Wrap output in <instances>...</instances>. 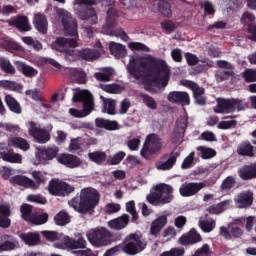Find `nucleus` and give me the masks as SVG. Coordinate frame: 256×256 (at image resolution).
Segmentation results:
<instances>
[{
  "label": "nucleus",
  "mask_w": 256,
  "mask_h": 256,
  "mask_svg": "<svg viewBox=\"0 0 256 256\" xmlns=\"http://www.w3.org/2000/svg\"><path fill=\"white\" fill-rule=\"evenodd\" d=\"M54 11L61 22L66 35H69L74 39L58 38L52 44V49L65 53V57L69 61H73V59H77V57H81V59H85V61H95V59H99V57H101V52L98 50L82 49L77 51L73 49L79 46V43H77V38L79 37L77 32V20L73 18V14L65 8L55 7Z\"/></svg>",
  "instance_id": "1"
},
{
  "label": "nucleus",
  "mask_w": 256,
  "mask_h": 256,
  "mask_svg": "<svg viewBox=\"0 0 256 256\" xmlns=\"http://www.w3.org/2000/svg\"><path fill=\"white\" fill-rule=\"evenodd\" d=\"M127 71L134 79H146L154 87H167L171 73L165 60L153 56L131 58Z\"/></svg>",
  "instance_id": "2"
},
{
  "label": "nucleus",
  "mask_w": 256,
  "mask_h": 256,
  "mask_svg": "<svg viewBox=\"0 0 256 256\" xmlns=\"http://www.w3.org/2000/svg\"><path fill=\"white\" fill-rule=\"evenodd\" d=\"M99 197V192L95 188H83L80 191V196H76L68 204L78 213H89L99 203Z\"/></svg>",
  "instance_id": "3"
},
{
  "label": "nucleus",
  "mask_w": 256,
  "mask_h": 256,
  "mask_svg": "<svg viewBox=\"0 0 256 256\" xmlns=\"http://www.w3.org/2000/svg\"><path fill=\"white\" fill-rule=\"evenodd\" d=\"M83 5L88 7L83 9ZM92 5H97V0H73V11L81 21H87L90 25H97L99 23V15Z\"/></svg>",
  "instance_id": "4"
},
{
  "label": "nucleus",
  "mask_w": 256,
  "mask_h": 256,
  "mask_svg": "<svg viewBox=\"0 0 256 256\" xmlns=\"http://www.w3.org/2000/svg\"><path fill=\"white\" fill-rule=\"evenodd\" d=\"M146 199L155 207H158L159 205H167V203L173 201V186L160 183L152 188Z\"/></svg>",
  "instance_id": "5"
},
{
  "label": "nucleus",
  "mask_w": 256,
  "mask_h": 256,
  "mask_svg": "<svg viewBox=\"0 0 256 256\" xmlns=\"http://www.w3.org/2000/svg\"><path fill=\"white\" fill-rule=\"evenodd\" d=\"M72 101L74 103H79V101H82L83 103V110H78L75 108L69 109V114L72 117L81 119L83 117H87V115H90L91 111H93V95L90 94L88 90H80L75 92Z\"/></svg>",
  "instance_id": "6"
},
{
  "label": "nucleus",
  "mask_w": 256,
  "mask_h": 256,
  "mask_svg": "<svg viewBox=\"0 0 256 256\" xmlns=\"http://www.w3.org/2000/svg\"><path fill=\"white\" fill-rule=\"evenodd\" d=\"M86 237L94 247H106L111 243V232L106 228H95L87 232Z\"/></svg>",
  "instance_id": "7"
},
{
  "label": "nucleus",
  "mask_w": 256,
  "mask_h": 256,
  "mask_svg": "<svg viewBox=\"0 0 256 256\" xmlns=\"http://www.w3.org/2000/svg\"><path fill=\"white\" fill-rule=\"evenodd\" d=\"M162 148L163 142L161 141V138L156 134H149L145 139L140 155L144 157V159H149V155L159 153Z\"/></svg>",
  "instance_id": "8"
},
{
  "label": "nucleus",
  "mask_w": 256,
  "mask_h": 256,
  "mask_svg": "<svg viewBox=\"0 0 256 256\" xmlns=\"http://www.w3.org/2000/svg\"><path fill=\"white\" fill-rule=\"evenodd\" d=\"M59 155L57 146L37 148L35 152L34 165H49Z\"/></svg>",
  "instance_id": "9"
},
{
  "label": "nucleus",
  "mask_w": 256,
  "mask_h": 256,
  "mask_svg": "<svg viewBox=\"0 0 256 256\" xmlns=\"http://www.w3.org/2000/svg\"><path fill=\"white\" fill-rule=\"evenodd\" d=\"M145 241L141 238V234H132L128 236L124 242L123 250L128 255H137L145 249Z\"/></svg>",
  "instance_id": "10"
},
{
  "label": "nucleus",
  "mask_w": 256,
  "mask_h": 256,
  "mask_svg": "<svg viewBox=\"0 0 256 256\" xmlns=\"http://www.w3.org/2000/svg\"><path fill=\"white\" fill-rule=\"evenodd\" d=\"M75 188L59 179H52L48 183V192L50 195H55L56 197H65L69 193H73Z\"/></svg>",
  "instance_id": "11"
},
{
  "label": "nucleus",
  "mask_w": 256,
  "mask_h": 256,
  "mask_svg": "<svg viewBox=\"0 0 256 256\" xmlns=\"http://www.w3.org/2000/svg\"><path fill=\"white\" fill-rule=\"evenodd\" d=\"M238 109H243V103L239 99H218L217 107L214 109L215 113H233Z\"/></svg>",
  "instance_id": "12"
},
{
  "label": "nucleus",
  "mask_w": 256,
  "mask_h": 256,
  "mask_svg": "<svg viewBox=\"0 0 256 256\" xmlns=\"http://www.w3.org/2000/svg\"><path fill=\"white\" fill-rule=\"evenodd\" d=\"M55 247L57 249H70V251H77V249H85L87 247V241L81 235H77L76 239L64 236L63 243L55 244Z\"/></svg>",
  "instance_id": "13"
},
{
  "label": "nucleus",
  "mask_w": 256,
  "mask_h": 256,
  "mask_svg": "<svg viewBox=\"0 0 256 256\" xmlns=\"http://www.w3.org/2000/svg\"><path fill=\"white\" fill-rule=\"evenodd\" d=\"M205 187L207 185L203 182H185L180 186L179 193L182 197H193V195H197Z\"/></svg>",
  "instance_id": "14"
},
{
  "label": "nucleus",
  "mask_w": 256,
  "mask_h": 256,
  "mask_svg": "<svg viewBox=\"0 0 256 256\" xmlns=\"http://www.w3.org/2000/svg\"><path fill=\"white\" fill-rule=\"evenodd\" d=\"M28 125L29 135H31V137H34V139L37 140V143L43 144L50 141L51 135L49 134V132H47V130L37 127V124H35V122H29Z\"/></svg>",
  "instance_id": "15"
},
{
  "label": "nucleus",
  "mask_w": 256,
  "mask_h": 256,
  "mask_svg": "<svg viewBox=\"0 0 256 256\" xmlns=\"http://www.w3.org/2000/svg\"><path fill=\"white\" fill-rule=\"evenodd\" d=\"M182 85L185 87H189L193 93V97L195 99V103L197 105H205L206 100H205V89L203 87H200L197 85L195 82L189 81V80H184L182 82Z\"/></svg>",
  "instance_id": "16"
},
{
  "label": "nucleus",
  "mask_w": 256,
  "mask_h": 256,
  "mask_svg": "<svg viewBox=\"0 0 256 256\" xmlns=\"http://www.w3.org/2000/svg\"><path fill=\"white\" fill-rule=\"evenodd\" d=\"M56 161L69 169L81 167V159L73 154H60L56 157Z\"/></svg>",
  "instance_id": "17"
},
{
  "label": "nucleus",
  "mask_w": 256,
  "mask_h": 256,
  "mask_svg": "<svg viewBox=\"0 0 256 256\" xmlns=\"http://www.w3.org/2000/svg\"><path fill=\"white\" fill-rule=\"evenodd\" d=\"M181 155L179 151L170 153L166 160H159L156 162V169L158 171H171L175 164L177 163V158Z\"/></svg>",
  "instance_id": "18"
},
{
  "label": "nucleus",
  "mask_w": 256,
  "mask_h": 256,
  "mask_svg": "<svg viewBox=\"0 0 256 256\" xmlns=\"http://www.w3.org/2000/svg\"><path fill=\"white\" fill-rule=\"evenodd\" d=\"M235 205L238 209H247L253 205V192L244 191L234 198Z\"/></svg>",
  "instance_id": "19"
},
{
  "label": "nucleus",
  "mask_w": 256,
  "mask_h": 256,
  "mask_svg": "<svg viewBox=\"0 0 256 256\" xmlns=\"http://www.w3.org/2000/svg\"><path fill=\"white\" fill-rule=\"evenodd\" d=\"M241 23L243 25H248V39H251V41H256L255 16L249 12H246L242 15Z\"/></svg>",
  "instance_id": "20"
},
{
  "label": "nucleus",
  "mask_w": 256,
  "mask_h": 256,
  "mask_svg": "<svg viewBox=\"0 0 256 256\" xmlns=\"http://www.w3.org/2000/svg\"><path fill=\"white\" fill-rule=\"evenodd\" d=\"M10 183L12 185H18L19 187H24V189H32L34 191L35 180L25 176V175H16L10 178Z\"/></svg>",
  "instance_id": "21"
},
{
  "label": "nucleus",
  "mask_w": 256,
  "mask_h": 256,
  "mask_svg": "<svg viewBox=\"0 0 256 256\" xmlns=\"http://www.w3.org/2000/svg\"><path fill=\"white\" fill-rule=\"evenodd\" d=\"M167 99L170 103H181V105H189L191 103V98H189V93L187 92H170Z\"/></svg>",
  "instance_id": "22"
},
{
  "label": "nucleus",
  "mask_w": 256,
  "mask_h": 256,
  "mask_svg": "<svg viewBox=\"0 0 256 256\" xmlns=\"http://www.w3.org/2000/svg\"><path fill=\"white\" fill-rule=\"evenodd\" d=\"M201 241V234H199L194 228L179 239L180 245H195V243H201Z\"/></svg>",
  "instance_id": "23"
},
{
  "label": "nucleus",
  "mask_w": 256,
  "mask_h": 256,
  "mask_svg": "<svg viewBox=\"0 0 256 256\" xmlns=\"http://www.w3.org/2000/svg\"><path fill=\"white\" fill-rule=\"evenodd\" d=\"M9 25L11 27H17L19 31H31V24L27 16H18L14 20H10Z\"/></svg>",
  "instance_id": "24"
},
{
  "label": "nucleus",
  "mask_w": 256,
  "mask_h": 256,
  "mask_svg": "<svg viewBox=\"0 0 256 256\" xmlns=\"http://www.w3.org/2000/svg\"><path fill=\"white\" fill-rule=\"evenodd\" d=\"M198 227L204 232V233H211L217 227V222L213 220V218L205 216H201L198 222Z\"/></svg>",
  "instance_id": "25"
},
{
  "label": "nucleus",
  "mask_w": 256,
  "mask_h": 256,
  "mask_svg": "<svg viewBox=\"0 0 256 256\" xmlns=\"http://www.w3.org/2000/svg\"><path fill=\"white\" fill-rule=\"evenodd\" d=\"M237 153L242 157H253L255 155V148L251 142L244 141L238 145Z\"/></svg>",
  "instance_id": "26"
},
{
  "label": "nucleus",
  "mask_w": 256,
  "mask_h": 256,
  "mask_svg": "<svg viewBox=\"0 0 256 256\" xmlns=\"http://www.w3.org/2000/svg\"><path fill=\"white\" fill-rule=\"evenodd\" d=\"M128 224H129V216L127 214H124L121 217L110 220L108 222V226L110 227V229H114L115 231L125 229L126 225Z\"/></svg>",
  "instance_id": "27"
},
{
  "label": "nucleus",
  "mask_w": 256,
  "mask_h": 256,
  "mask_svg": "<svg viewBox=\"0 0 256 256\" xmlns=\"http://www.w3.org/2000/svg\"><path fill=\"white\" fill-rule=\"evenodd\" d=\"M17 247H19V242H17L15 238L6 235L0 243V253H4V251H13V249H17Z\"/></svg>",
  "instance_id": "28"
},
{
  "label": "nucleus",
  "mask_w": 256,
  "mask_h": 256,
  "mask_svg": "<svg viewBox=\"0 0 256 256\" xmlns=\"http://www.w3.org/2000/svg\"><path fill=\"white\" fill-rule=\"evenodd\" d=\"M11 215V209L8 205H0V227L7 229L11 226V220L9 219Z\"/></svg>",
  "instance_id": "29"
},
{
  "label": "nucleus",
  "mask_w": 256,
  "mask_h": 256,
  "mask_svg": "<svg viewBox=\"0 0 256 256\" xmlns=\"http://www.w3.org/2000/svg\"><path fill=\"white\" fill-rule=\"evenodd\" d=\"M9 147H16V149H21V151H29L31 149V145L29 142L25 140V138L21 137H12L8 139Z\"/></svg>",
  "instance_id": "30"
},
{
  "label": "nucleus",
  "mask_w": 256,
  "mask_h": 256,
  "mask_svg": "<svg viewBox=\"0 0 256 256\" xmlns=\"http://www.w3.org/2000/svg\"><path fill=\"white\" fill-rule=\"evenodd\" d=\"M165 225H167V216L165 215L159 216L156 220H154L151 223V226H150L151 235H157L158 233H161V230L163 229V227H165Z\"/></svg>",
  "instance_id": "31"
},
{
  "label": "nucleus",
  "mask_w": 256,
  "mask_h": 256,
  "mask_svg": "<svg viewBox=\"0 0 256 256\" xmlns=\"http://www.w3.org/2000/svg\"><path fill=\"white\" fill-rule=\"evenodd\" d=\"M47 18L43 14H35L34 16V26L36 27L37 31L39 33H42V35H45L47 33Z\"/></svg>",
  "instance_id": "32"
},
{
  "label": "nucleus",
  "mask_w": 256,
  "mask_h": 256,
  "mask_svg": "<svg viewBox=\"0 0 256 256\" xmlns=\"http://www.w3.org/2000/svg\"><path fill=\"white\" fill-rule=\"evenodd\" d=\"M20 239L25 243V245L29 246H35L41 243V240L39 239V234L33 232L21 234Z\"/></svg>",
  "instance_id": "33"
},
{
  "label": "nucleus",
  "mask_w": 256,
  "mask_h": 256,
  "mask_svg": "<svg viewBox=\"0 0 256 256\" xmlns=\"http://www.w3.org/2000/svg\"><path fill=\"white\" fill-rule=\"evenodd\" d=\"M96 125L101 129H107V131H117L119 129V123L117 121H109L103 118H97Z\"/></svg>",
  "instance_id": "34"
},
{
  "label": "nucleus",
  "mask_w": 256,
  "mask_h": 256,
  "mask_svg": "<svg viewBox=\"0 0 256 256\" xmlns=\"http://www.w3.org/2000/svg\"><path fill=\"white\" fill-rule=\"evenodd\" d=\"M15 65L18 69V71H21L25 75V77H35L37 75V69L21 62V61H16Z\"/></svg>",
  "instance_id": "35"
},
{
  "label": "nucleus",
  "mask_w": 256,
  "mask_h": 256,
  "mask_svg": "<svg viewBox=\"0 0 256 256\" xmlns=\"http://www.w3.org/2000/svg\"><path fill=\"white\" fill-rule=\"evenodd\" d=\"M31 175L33 179L36 180V182L34 181V191H37V189H39L41 185L45 184V182L47 181V173L39 170H34L31 172Z\"/></svg>",
  "instance_id": "36"
},
{
  "label": "nucleus",
  "mask_w": 256,
  "mask_h": 256,
  "mask_svg": "<svg viewBox=\"0 0 256 256\" xmlns=\"http://www.w3.org/2000/svg\"><path fill=\"white\" fill-rule=\"evenodd\" d=\"M110 53L111 55H114L117 59H120V57H125L127 55V50H125V46L111 42L109 45Z\"/></svg>",
  "instance_id": "37"
},
{
  "label": "nucleus",
  "mask_w": 256,
  "mask_h": 256,
  "mask_svg": "<svg viewBox=\"0 0 256 256\" xmlns=\"http://www.w3.org/2000/svg\"><path fill=\"white\" fill-rule=\"evenodd\" d=\"M5 103L12 113H16L17 115L21 114V105L13 96L7 94L5 96Z\"/></svg>",
  "instance_id": "38"
},
{
  "label": "nucleus",
  "mask_w": 256,
  "mask_h": 256,
  "mask_svg": "<svg viewBox=\"0 0 256 256\" xmlns=\"http://www.w3.org/2000/svg\"><path fill=\"white\" fill-rule=\"evenodd\" d=\"M0 89H6L8 91H22L23 86L15 81L11 80H1Z\"/></svg>",
  "instance_id": "39"
},
{
  "label": "nucleus",
  "mask_w": 256,
  "mask_h": 256,
  "mask_svg": "<svg viewBox=\"0 0 256 256\" xmlns=\"http://www.w3.org/2000/svg\"><path fill=\"white\" fill-rule=\"evenodd\" d=\"M119 18V12L115 8H110L107 11L106 25L109 28L115 27L117 25V19Z\"/></svg>",
  "instance_id": "40"
},
{
  "label": "nucleus",
  "mask_w": 256,
  "mask_h": 256,
  "mask_svg": "<svg viewBox=\"0 0 256 256\" xmlns=\"http://www.w3.org/2000/svg\"><path fill=\"white\" fill-rule=\"evenodd\" d=\"M54 221L56 225L64 227V225H68V223H71V217L67 212L60 211L54 216Z\"/></svg>",
  "instance_id": "41"
},
{
  "label": "nucleus",
  "mask_w": 256,
  "mask_h": 256,
  "mask_svg": "<svg viewBox=\"0 0 256 256\" xmlns=\"http://www.w3.org/2000/svg\"><path fill=\"white\" fill-rule=\"evenodd\" d=\"M113 75H115L113 68H104L101 72L94 74V77L98 81H111Z\"/></svg>",
  "instance_id": "42"
},
{
  "label": "nucleus",
  "mask_w": 256,
  "mask_h": 256,
  "mask_svg": "<svg viewBox=\"0 0 256 256\" xmlns=\"http://www.w3.org/2000/svg\"><path fill=\"white\" fill-rule=\"evenodd\" d=\"M70 79L80 85H83V83H86L87 81V74L81 70L72 69L70 72Z\"/></svg>",
  "instance_id": "43"
},
{
  "label": "nucleus",
  "mask_w": 256,
  "mask_h": 256,
  "mask_svg": "<svg viewBox=\"0 0 256 256\" xmlns=\"http://www.w3.org/2000/svg\"><path fill=\"white\" fill-rule=\"evenodd\" d=\"M3 161H8L9 163H22L23 156L19 153L13 152V150H8L6 156H4Z\"/></svg>",
  "instance_id": "44"
},
{
  "label": "nucleus",
  "mask_w": 256,
  "mask_h": 256,
  "mask_svg": "<svg viewBox=\"0 0 256 256\" xmlns=\"http://www.w3.org/2000/svg\"><path fill=\"white\" fill-rule=\"evenodd\" d=\"M101 99L104 103V111L105 113H108V115H115V107L117 104L115 103V100L112 99H106L103 96H101Z\"/></svg>",
  "instance_id": "45"
},
{
  "label": "nucleus",
  "mask_w": 256,
  "mask_h": 256,
  "mask_svg": "<svg viewBox=\"0 0 256 256\" xmlns=\"http://www.w3.org/2000/svg\"><path fill=\"white\" fill-rule=\"evenodd\" d=\"M48 220H49V215L44 213V214L32 216L28 223H31L32 225H45V223H47Z\"/></svg>",
  "instance_id": "46"
},
{
  "label": "nucleus",
  "mask_w": 256,
  "mask_h": 256,
  "mask_svg": "<svg viewBox=\"0 0 256 256\" xmlns=\"http://www.w3.org/2000/svg\"><path fill=\"white\" fill-rule=\"evenodd\" d=\"M88 157L91 161H94V163H97L100 165V163H103L107 159V154L105 152H92L88 154Z\"/></svg>",
  "instance_id": "47"
},
{
  "label": "nucleus",
  "mask_w": 256,
  "mask_h": 256,
  "mask_svg": "<svg viewBox=\"0 0 256 256\" xmlns=\"http://www.w3.org/2000/svg\"><path fill=\"white\" fill-rule=\"evenodd\" d=\"M0 67L5 73H10V75H14L15 73V67L11 65V62L7 58H0Z\"/></svg>",
  "instance_id": "48"
},
{
  "label": "nucleus",
  "mask_w": 256,
  "mask_h": 256,
  "mask_svg": "<svg viewBox=\"0 0 256 256\" xmlns=\"http://www.w3.org/2000/svg\"><path fill=\"white\" fill-rule=\"evenodd\" d=\"M43 237H45V239H47V241H59L60 239H62V243H63V238L65 236H63V234H59L55 231H44L42 232Z\"/></svg>",
  "instance_id": "49"
},
{
  "label": "nucleus",
  "mask_w": 256,
  "mask_h": 256,
  "mask_svg": "<svg viewBox=\"0 0 256 256\" xmlns=\"http://www.w3.org/2000/svg\"><path fill=\"white\" fill-rule=\"evenodd\" d=\"M197 151L200 152L202 159H211V158L215 157V155H216L215 150H213L211 148H205L203 146H199L197 148Z\"/></svg>",
  "instance_id": "50"
},
{
  "label": "nucleus",
  "mask_w": 256,
  "mask_h": 256,
  "mask_svg": "<svg viewBox=\"0 0 256 256\" xmlns=\"http://www.w3.org/2000/svg\"><path fill=\"white\" fill-rule=\"evenodd\" d=\"M159 11L164 15V17H171L172 11H171V4L165 1H160L158 4Z\"/></svg>",
  "instance_id": "51"
},
{
  "label": "nucleus",
  "mask_w": 256,
  "mask_h": 256,
  "mask_svg": "<svg viewBox=\"0 0 256 256\" xmlns=\"http://www.w3.org/2000/svg\"><path fill=\"white\" fill-rule=\"evenodd\" d=\"M141 98H142L144 105H146V107H148V109H153V110L157 109V102L155 101V99H153V97H151L149 95L142 94Z\"/></svg>",
  "instance_id": "52"
},
{
  "label": "nucleus",
  "mask_w": 256,
  "mask_h": 256,
  "mask_svg": "<svg viewBox=\"0 0 256 256\" xmlns=\"http://www.w3.org/2000/svg\"><path fill=\"white\" fill-rule=\"evenodd\" d=\"M32 211H33V208H31V206L29 204H23L21 206L22 218L25 221H28V223L31 220V218L33 217V215H31Z\"/></svg>",
  "instance_id": "53"
},
{
  "label": "nucleus",
  "mask_w": 256,
  "mask_h": 256,
  "mask_svg": "<svg viewBox=\"0 0 256 256\" xmlns=\"http://www.w3.org/2000/svg\"><path fill=\"white\" fill-rule=\"evenodd\" d=\"M106 215H113L114 213H119L121 211V205L117 203H108L104 207Z\"/></svg>",
  "instance_id": "54"
},
{
  "label": "nucleus",
  "mask_w": 256,
  "mask_h": 256,
  "mask_svg": "<svg viewBox=\"0 0 256 256\" xmlns=\"http://www.w3.org/2000/svg\"><path fill=\"white\" fill-rule=\"evenodd\" d=\"M126 145L130 151H139L141 145V137L131 138L126 142Z\"/></svg>",
  "instance_id": "55"
},
{
  "label": "nucleus",
  "mask_w": 256,
  "mask_h": 256,
  "mask_svg": "<svg viewBox=\"0 0 256 256\" xmlns=\"http://www.w3.org/2000/svg\"><path fill=\"white\" fill-rule=\"evenodd\" d=\"M195 165V152H191L182 162V169H190Z\"/></svg>",
  "instance_id": "56"
},
{
  "label": "nucleus",
  "mask_w": 256,
  "mask_h": 256,
  "mask_svg": "<svg viewBox=\"0 0 256 256\" xmlns=\"http://www.w3.org/2000/svg\"><path fill=\"white\" fill-rule=\"evenodd\" d=\"M126 211L132 215L133 221H137L139 215L137 214V210L135 209V201L131 200L126 203Z\"/></svg>",
  "instance_id": "57"
},
{
  "label": "nucleus",
  "mask_w": 256,
  "mask_h": 256,
  "mask_svg": "<svg viewBox=\"0 0 256 256\" xmlns=\"http://www.w3.org/2000/svg\"><path fill=\"white\" fill-rule=\"evenodd\" d=\"M106 33L107 35H110V37H119L122 41H127V34L121 28H117Z\"/></svg>",
  "instance_id": "58"
},
{
  "label": "nucleus",
  "mask_w": 256,
  "mask_h": 256,
  "mask_svg": "<svg viewBox=\"0 0 256 256\" xmlns=\"http://www.w3.org/2000/svg\"><path fill=\"white\" fill-rule=\"evenodd\" d=\"M101 89H103V91H106V93H113V94L121 93V86L116 84L102 85Z\"/></svg>",
  "instance_id": "59"
},
{
  "label": "nucleus",
  "mask_w": 256,
  "mask_h": 256,
  "mask_svg": "<svg viewBox=\"0 0 256 256\" xmlns=\"http://www.w3.org/2000/svg\"><path fill=\"white\" fill-rule=\"evenodd\" d=\"M0 129H4L8 133H17L19 132V125L9 124V123H0Z\"/></svg>",
  "instance_id": "60"
},
{
  "label": "nucleus",
  "mask_w": 256,
  "mask_h": 256,
  "mask_svg": "<svg viewBox=\"0 0 256 256\" xmlns=\"http://www.w3.org/2000/svg\"><path fill=\"white\" fill-rule=\"evenodd\" d=\"M185 255L184 248H172L170 251L162 253L160 256H182Z\"/></svg>",
  "instance_id": "61"
},
{
  "label": "nucleus",
  "mask_w": 256,
  "mask_h": 256,
  "mask_svg": "<svg viewBox=\"0 0 256 256\" xmlns=\"http://www.w3.org/2000/svg\"><path fill=\"white\" fill-rule=\"evenodd\" d=\"M243 77L247 83L256 81V71L252 69H247L243 72Z\"/></svg>",
  "instance_id": "62"
},
{
  "label": "nucleus",
  "mask_w": 256,
  "mask_h": 256,
  "mask_svg": "<svg viewBox=\"0 0 256 256\" xmlns=\"http://www.w3.org/2000/svg\"><path fill=\"white\" fill-rule=\"evenodd\" d=\"M211 255V248L208 244H204L201 248H199L193 256H209Z\"/></svg>",
  "instance_id": "63"
},
{
  "label": "nucleus",
  "mask_w": 256,
  "mask_h": 256,
  "mask_svg": "<svg viewBox=\"0 0 256 256\" xmlns=\"http://www.w3.org/2000/svg\"><path fill=\"white\" fill-rule=\"evenodd\" d=\"M125 152L120 151L118 153H116L111 159H110V164L111 165H119L120 162L123 161V159H125Z\"/></svg>",
  "instance_id": "64"
}]
</instances>
